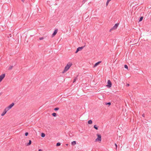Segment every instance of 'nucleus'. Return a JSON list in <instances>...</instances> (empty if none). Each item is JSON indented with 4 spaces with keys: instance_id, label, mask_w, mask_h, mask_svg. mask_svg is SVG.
I'll return each mask as SVG.
<instances>
[{
    "instance_id": "nucleus-34",
    "label": "nucleus",
    "mask_w": 151,
    "mask_h": 151,
    "mask_svg": "<svg viewBox=\"0 0 151 151\" xmlns=\"http://www.w3.org/2000/svg\"><path fill=\"white\" fill-rule=\"evenodd\" d=\"M2 94V93H0V95H1Z\"/></svg>"
},
{
    "instance_id": "nucleus-26",
    "label": "nucleus",
    "mask_w": 151,
    "mask_h": 151,
    "mask_svg": "<svg viewBox=\"0 0 151 151\" xmlns=\"http://www.w3.org/2000/svg\"><path fill=\"white\" fill-rule=\"evenodd\" d=\"M114 29H115L114 28V27H113L110 29L109 31L111 32L112 30H113Z\"/></svg>"
},
{
    "instance_id": "nucleus-36",
    "label": "nucleus",
    "mask_w": 151,
    "mask_h": 151,
    "mask_svg": "<svg viewBox=\"0 0 151 151\" xmlns=\"http://www.w3.org/2000/svg\"><path fill=\"white\" fill-rule=\"evenodd\" d=\"M68 145V144H66V145Z\"/></svg>"
},
{
    "instance_id": "nucleus-8",
    "label": "nucleus",
    "mask_w": 151,
    "mask_h": 151,
    "mask_svg": "<svg viewBox=\"0 0 151 151\" xmlns=\"http://www.w3.org/2000/svg\"><path fill=\"white\" fill-rule=\"evenodd\" d=\"M14 103H12L11 104H10L8 107L9 109H10L14 106Z\"/></svg>"
},
{
    "instance_id": "nucleus-21",
    "label": "nucleus",
    "mask_w": 151,
    "mask_h": 151,
    "mask_svg": "<svg viewBox=\"0 0 151 151\" xmlns=\"http://www.w3.org/2000/svg\"><path fill=\"white\" fill-rule=\"evenodd\" d=\"M60 145H61V143L59 142H58L57 143L56 145L57 146H60Z\"/></svg>"
},
{
    "instance_id": "nucleus-11",
    "label": "nucleus",
    "mask_w": 151,
    "mask_h": 151,
    "mask_svg": "<svg viewBox=\"0 0 151 151\" xmlns=\"http://www.w3.org/2000/svg\"><path fill=\"white\" fill-rule=\"evenodd\" d=\"M6 111L4 110V111L1 114V116H4L6 114Z\"/></svg>"
},
{
    "instance_id": "nucleus-12",
    "label": "nucleus",
    "mask_w": 151,
    "mask_h": 151,
    "mask_svg": "<svg viewBox=\"0 0 151 151\" xmlns=\"http://www.w3.org/2000/svg\"><path fill=\"white\" fill-rule=\"evenodd\" d=\"M71 144L73 145H74L76 144V141H73L71 142Z\"/></svg>"
},
{
    "instance_id": "nucleus-9",
    "label": "nucleus",
    "mask_w": 151,
    "mask_h": 151,
    "mask_svg": "<svg viewBox=\"0 0 151 151\" xmlns=\"http://www.w3.org/2000/svg\"><path fill=\"white\" fill-rule=\"evenodd\" d=\"M119 25V24L118 23H117L114 26V29H116L118 27V25Z\"/></svg>"
},
{
    "instance_id": "nucleus-2",
    "label": "nucleus",
    "mask_w": 151,
    "mask_h": 151,
    "mask_svg": "<svg viewBox=\"0 0 151 151\" xmlns=\"http://www.w3.org/2000/svg\"><path fill=\"white\" fill-rule=\"evenodd\" d=\"M96 135L97 137V138L95 139V142H100L101 141V134H97Z\"/></svg>"
},
{
    "instance_id": "nucleus-7",
    "label": "nucleus",
    "mask_w": 151,
    "mask_h": 151,
    "mask_svg": "<svg viewBox=\"0 0 151 151\" xmlns=\"http://www.w3.org/2000/svg\"><path fill=\"white\" fill-rule=\"evenodd\" d=\"M101 61H99L98 62L96 63L93 66V67L94 68L98 65L100 63H101Z\"/></svg>"
},
{
    "instance_id": "nucleus-30",
    "label": "nucleus",
    "mask_w": 151,
    "mask_h": 151,
    "mask_svg": "<svg viewBox=\"0 0 151 151\" xmlns=\"http://www.w3.org/2000/svg\"><path fill=\"white\" fill-rule=\"evenodd\" d=\"M129 86V83H127V84H126V86Z\"/></svg>"
},
{
    "instance_id": "nucleus-10",
    "label": "nucleus",
    "mask_w": 151,
    "mask_h": 151,
    "mask_svg": "<svg viewBox=\"0 0 151 151\" xmlns=\"http://www.w3.org/2000/svg\"><path fill=\"white\" fill-rule=\"evenodd\" d=\"M78 75H77V76L75 78L73 81V83H74L76 81V80L77 79V78L78 77Z\"/></svg>"
},
{
    "instance_id": "nucleus-4",
    "label": "nucleus",
    "mask_w": 151,
    "mask_h": 151,
    "mask_svg": "<svg viewBox=\"0 0 151 151\" xmlns=\"http://www.w3.org/2000/svg\"><path fill=\"white\" fill-rule=\"evenodd\" d=\"M84 47V46H82L81 47H78L75 52V53H77L79 51L81 50Z\"/></svg>"
},
{
    "instance_id": "nucleus-3",
    "label": "nucleus",
    "mask_w": 151,
    "mask_h": 151,
    "mask_svg": "<svg viewBox=\"0 0 151 151\" xmlns=\"http://www.w3.org/2000/svg\"><path fill=\"white\" fill-rule=\"evenodd\" d=\"M108 84L106 85L107 87L110 88L112 86V83L110 80H108L107 82Z\"/></svg>"
},
{
    "instance_id": "nucleus-24",
    "label": "nucleus",
    "mask_w": 151,
    "mask_h": 151,
    "mask_svg": "<svg viewBox=\"0 0 151 151\" xmlns=\"http://www.w3.org/2000/svg\"><path fill=\"white\" fill-rule=\"evenodd\" d=\"M54 109L55 111H58L59 109V108L58 107H56Z\"/></svg>"
},
{
    "instance_id": "nucleus-13",
    "label": "nucleus",
    "mask_w": 151,
    "mask_h": 151,
    "mask_svg": "<svg viewBox=\"0 0 151 151\" xmlns=\"http://www.w3.org/2000/svg\"><path fill=\"white\" fill-rule=\"evenodd\" d=\"M31 143H32L31 141L30 140H29V142L28 143H27V146L29 145H30L31 144Z\"/></svg>"
},
{
    "instance_id": "nucleus-25",
    "label": "nucleus",
    "mask_w": 151,
    "mask_h": 151,
    "mask_svg": "<svg viewBox=\"0 0 151 151\" xmlns=\"http://www.w3.org/2000/svg\"><path fill=\"white\" fill-rule=\"evenodd\" d=\"M109 2V1H108V0H107V1L106 2V6H107V5H108V4Z\"/></svg>"
},
{
    "instance_id": "nucleus-23",
    "label": "nucleus",
    "mask_w": 151,
    "mask_h": 151,
    "mask_svg": "<svg viewBox=\"0 0 151 151\" xmlns=\"http://www.w3.org/2000/svg\"><path fill=\"white\" fill-rule=\"evenodd\" d=\"M124 67L125 68H126L127 69H128V66H127V65H124Z\"/></svg>"
},
{
    "instance_id": "nucleus-14",
    "label": "nucleus",
    "mask_w": 151,
    "mask_h": 151,
    "mask_svg": "<svg viewBox=\"0 0 151 151\" xmlns=\"http://www.w3.org/2000/svg\"><path fill=\"white\" fill-rule=\"evenodd\" d=\"M52 115L54 117H56L57 116V114L55 113H53L52 114Z\"/></svg>"
},
{
    "instance_id": "nucleus-27",
    "label": "nucleus",
    "mask_w": 151,
    "mask_h": 151,
    "mask_svg": "<svg viewBox=\"0 0 151 151\" xmlns=\"http://www.w3.org/2000/svg\"><path fill=\"white\" fill-rule=\"evenodd\" d=\"M28 134V133L27 132H26L25 133V135L26 136H27Z\"/></svg>"
},
{
    "instance_id": "nucleus-20",
    "label": "nucleus",
    "mask_w": 151,
    "mask_h": 151,
    "mask_svg": "<svg viewBox=\"0 0 151 151\" xmlns=\"http://www.w3.org/2000/svg\"><path fill=\"white\" fill-rule=\"evenodd\" d=\"M105 105H109V106L111 105V103L110 102H108V103H105Z\"/></svg>"
},
{
    "instance_id": "nucleus-33",
    "label": "nucleus",
    "mask_w": 151,
    "mask_h": 151,
    "mask_svg": "<svg viewBox=\"0 0 151 151\" xmlns=\"http://www.w3.org/2000/svg\"><path fill=\"white\" fill-rule=\"evenodd\" d=\"M39 151H42L41 149H39Z\"/></svg>"
},
{
    "instance_id": "nucleus-29",
    "label": "nucleus",
    "mask_w": 151,
    "mask_h": 151,
    "mask_svg": "<svg viewBox=\"0 0 151 151\" xmlns=\"http://www.w3.org/2000/svg\"><path fill=\"white\" fill-rule=\"evenodd\" d=\"M115 146L116 147V149H117V145L116 144V143L115 144Z\"/></svg>"
},
{
    "instance_id": "nucleus-1",
    "label": "nucleus",
    "mask_w": 151,
    "mask_h": 151,
    "mask_svg": "<svg viewBox=\"0 0 151 151\" xmlns=\"http://www.w3.org/2000/svg\"><path fill=\"white\" fill-rule=\"evenodd\" d=\"M72 64L71 63H68L67 65L65 66L64 70L62 72L63 73H64L66 71H67L70 68L72 65Z\"/></svg>"
},
{
    "instance_id": "nucleus-22",
    "label": "nucleus",
    "mask_w": 151,
    "mask_h": 151,
    "mask_svg": "<svg viewBox=\"0 0 151 151\" xmlns=\"http://www.w3.org/2000/svg\"><path fill=\"white\" fill-rule=\"evenodd\" d=\"M13 67V66H10L9 67V68H8V70H11L12 68Z\"/></svg>"
},
{
    "instance_id": "nucleus-17",
    "label": "nucleus",
    "mask_w": 151,
    "mask_h": 151,
    "mask_svg": "<svg viewBox=\"0 0 151 151\" xmlns=\"http://www.w3.org/2000/svg\"><path fill=\"white\" fill-rule=\"evenodd\" d=\"M93 127L96 130H97L98 129V127L96 125H95L93 126Z\"/></svg>"
},
{
    "instance_id": "nucleus-31",
    "label": "nucleus",
    "mask_w": 151,
    "mask_h": 151,
    "mask_svg": "<svg viewBox=\"0 0 151 151\" xmlns=\"http://www.w3.org/2000/svg\"><path fill=\"white\" fill-rule=\"evenodd\" d=\"M145 114H143L142 115V116L143 117H145Z\"/></svg>"
},
{
    "instance_id": "nucleus-6",
    "label": "nucleus",
    "mask_w": 151,
    "mask_h": 151,
    "mask_svg": "<svg viewBox=\"0 0 151 151\" xmlns=\"http://www.w3.org/2000/svg\"><path fill=\"white\" fill-rule=\"evenodd\" d=\"M57 32H58V29H55L54 30L53 33L52 34V37H53L54 36H55L57 34Z\"/></svg>"
},
{
    "instance_id": "nucleus-16",
    "label": "nucleus",
    "mask_w": 151,
    "mask_h": 151,
    "mask_svg": "<svg viewBox=\"0 0 151 151\" xmlns=\"http://www.w3.org/2000/svg\"><path fill=\"white\" fill-rule=\"evenodd\" d=\"M143 18V17H141L139 19V22H141L142 21Z\"/></svg>"
},
{
    "instance_id": "nucleus-19",
    "label": "nucleus",
    "mask_w": 151,
    "mask_h": 151,
    "mask_svg": "<svg viewBox=\"0 0 151 151\" xmlns=\"http://www.w3.org/2000/svg\"><path fill=\"white\" fill-rule=\"evenodd\" d=\"M9 109L8 108V107H7L5 108L4 110L6 111V112L7 111H8L9 110Z\"/></svg>"
},
{
    "instance_id": "nucleus-32",
    "label": "nucleus",
    "mask_w": 151,
    "mask_h": 151,
    "mask_svg": "<svg viewBox=\"0 0 151 151\" xmlns=\"http://www.w3.org/2000/svg\"><path fill=\"white\" fill-rule=\"evenodd\" d=\"M22 1L24 2V1H25V0H21Z\"/></svg>"
},
{
    "instance_id": "nucleus-18",
    "label": "nucleus",
    "mask_w": 151,
    "mask_h": 151,
    "mask_svg": "<svg viewBox=\"0 0 151 151\" xmlns=\"http://www.w3.org/2000/svg\"><path fill=\"white\" fill-rule=\"evenodd\" d=\"M45 136V134L44 133H42L41 134V136L42 137H44Z\"/></svg>"
},
{
    "instance_id": "nucleus-35",
    "label": "nucleus",
    "mask_w": 151,
    "mask_h": 151,
    "mask_svg": "<svg viewBox=\"0 0 151 151\" xmlns=\"http://www.w3.org/2000/svg\"><path fill=\"white\" fill-rule=\"evenodd\" d=\"M108 1H110L111 0H108Z\"/></svg>"
},
{
    "instance_id": "nucleus-5",
    "label": "nucleus",
    "mask_w": 151,
    "mask_h": 151,
    "mask_svg": "<svg viewBox=\"0 0 151 151\" xmlns=\"http://www.w3.org/2000/svg\"><path fill=\"white\" fill-rule=\"evenodd\" d=\"M5 74H3L0 76V82L2 81L3 79L5 77Z\"/></svg>"
},
{
    "instance_id": "nucleus-28",
    "label": "nucleus",
    "mask_w": 151,
    "mask_h": 151,
    "mask_svg": "<svg viewBox=\"0 0 151 151\" xmlns=\"http://www.w3.org/2000/svg\"><path fill=\"white\" fill-rule=\"evenodd\" d=\"M44 37H40L39 38V40H42L44 39Z\"/></svg>"
},
{
    "instance_id": "nucleus-15",
    "label": "nucleus",
    "mask_w": 151,
    "mask_h": 151,
    "mask_svg": "<svg viewBox=\"0 0 151 151\" xmlns=\"http://www.w3.org/2000/svg\"><path fill=\"white\" fill-rule=\"evenodd\" d=\"M92 123V121L91 120H90L88 121V123L89 124H91Z\"/></svg>"
}]
</instances>
